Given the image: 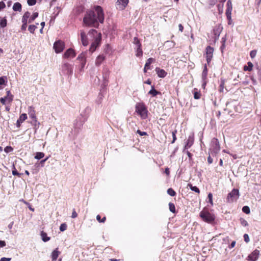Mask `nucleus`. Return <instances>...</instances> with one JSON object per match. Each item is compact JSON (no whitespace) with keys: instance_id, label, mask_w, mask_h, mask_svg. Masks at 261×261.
<instances>
[{"instance_id":"14","label":"nucleus","mask_w":261,"mask_h":261,"mask_svg":"<svg viewBox=\"0 0 261 261\" xmlns=\"http://www.w3.org/2000/svg\"><path fill=\"white\" fill-rule=\"evenodd\" d=\"M128 0H117L116 2L117 8L123 10L127 5Z\"/></svg>"},{"instance_id":"21","label":"nucleus","mask_w":261,"mask_h":261,"mask_svg":"<svg viewBox=\"0 0 261 261\" xmlns=\"http://www.w3.org/2000/svg\"><path fill=\"white\" fill-rule=\"evenodd\" d=\"M27 119V115L24 113L21 114L19 119L17 121L16 125L18 127H19L20 124Z\"/></svg>"},{"instance_id":"30","label":"nucleus","mask_w":261,"mask_h":261,"mask_svg":"<svg viewBox=\"0 0 261 261\" xmlns=\"http://www.w3.org/2000/svg\"><path fill=\"white\" fill-rule=\"evenodd\" d=\"M79 61V70L80 72H83L84 71V67L86 64L87 61Z\"/></svg>"},{"instance_id":"40","label":"nucleus","mask_w":261,"mask_h":261,"mask_svg":"<svg viewBox=\"0 0 261 261\" xmlns=\"http://www.w3.org/2000/svg\"><path fill=\"white\" fill-rule=\"evenodd\" d=\"M225 81L223 79H221V84L220 85V89L219 91L221 92H223L224 88Z\"/></svg>"},{"instance_id":"12","label":"nucleus","mask_w":261,"mask_h":261,"mask_svg":"<svg viewBox=\"0 0 261 261\" xmlns=\"http://www.w3.org/2000/svg\"><path fill=\"white\" fill-rule=\"evenodd\" d=\"M76 54L72 48H68L64 54L63 58L65 59L73 58L75 57Z\"/></svg>"},{"instance_id":"63","label":"nucleus","mask_w":261,"mask_h":261,"mask_svg":"<svg viewBox=\"0 0 261 261\" xmlns=\"http://www.w3.org/2000/svg\"><path fill=\"white\" fill-rule=\"evenodd\" d=\"M166 44H169V45L171 47H173L174 46V43L173 42H171V41H166Z\"/></svg>"},{"instance_id":"3","label":"nucleus","mask_w":261,"mask_h":261,"mask_svg":"<svg viewBox=\"0 0 261 261\" xmlns=\"http://www.w3.org/2000/svg\"><path fill=\"white\" fill-rule=\"evenodd\" d=\"M220 150L219 142L217 138H214L212 139L209 152L213 156H216Z\"/></svg>"},{"instance_id":"54","label":"nucleus","mask_w":261,"mask_h":261,"mask_svg":"<svg viewBox=\"0 0 261 261\" xmlns=\"http://www.w3.org/2000/svg\"><path fill=\"white\" fill-rule=\"evenodd\" d=\"M12 174L13 175H17L18 176H20V174L16 170V169L15 168V167H14V170H12Z\"/></svg>"},{"instance_id":"34","label":"nucleus","mask_w":261,"mask_h":261,"mask_svg":"<svg viewBox=\"0 0 261 261\" xmlns=\"http://www.w3.org/2000/svg\"><path fill=\"white\" fill-rule=\"evenodd\" d=\"M38 16V13L37 12H35L33 14V15L30 17L29 19L28 20L29 23H31L33 22L37 17Z\"/></svg>"},{"instance_id":"4","label":"nucleus","mask_w":261,"mask_h":261,"mask_svg":"<svg viewBox=\"0 0 261 261\" xmlns=\"http://www.w3.org/2000/svg\"><path fill=\"white\" fill-rule=\"evenodd\" d=\"M136 112L143 119H145L147 117L148 111L146 106L143 103H138L136 104Z\"/></svg>"},{"instance_id":"47","label":"nucleus","mask_w":261,"mask_h":261,"mask_svg":"<svg viewBox=\"0 0 261 261\" xmlns=\"http://www.w3.org/2000/svg\"><path fill=\"white\" fill-rule=\"evenodd\" d=\"M13 150V148L11 146H7L5 148L4 151L6 153H9L12 151Z\"/></svg>"},{"instance_id":"51","label":"nucleus","mask_w":261,"mask_h":261,"mask_svg":"<svg viewBox=\"0 0 261 261\" xmlns=\"http://www.w3.org/2000/svg\"><path fill=\"white\" fill-rule=\"evenodd\" d=\"M240 222H241V224L244 226H246L248 225L247 222L244 219H241Z\"/></svg>"},{"instance_id":"7","label":"nucleus","mask_w":261,"mask_h":261,"mask_svg":"<svg viewBox=\"0 0 261 261\" xmlns=\"http://www.w3.org/2000/svg\"><path fill=\"white\" fill-rule=\"evenodd\" d=\"M61 71L63 74L71 75L73 73L72 65L67 62H64L62 66Z\"/></svg>"},{"instance_id":"58","label":"nucleus","mask_w":261,"mask_h":261,"mask_svg":"<svg viewBox=\"0 0 261 261\" xmlns=\"http://www.w3.org/2000/svg\"><path fill=\"white\" fill-rule=\"evenodd\" d=\"M6 7V5L3 2H0V11L4 9Z\"/></svg>"},{"instance_id":"38","label":"nucleus","mask_w":261,"mask_h":261,"mask_svg":"<svg viewBox=\"0 0 261 261\" xmlns=\"http://www.w3.org/2000/svg\"><path fill=\"white\" fill-rule=\"evenodd\" d=\"M188 186L190 187V189L192 191H194L197 193H199L200 191L197 187L193 186L191 184H188Z\"/></svg>"},{"instance_id":"6","label":"nucleus","mask_w":261,"mask_h":261,"mask_svg":"<svg viewBox=\"0 0 261 261\" xmlns=\"http://www.w3.org/2000/svg\"><path fill=\"white\" fill-rule=\"evenodd\" d=\"M239 196V192L238 189H233L231 192H230L227 197L226 200L227 202H232L236 201Z\"/></svg>"},{"instance_id":"36","label":"nucleus","mask_w":261,"mask_h":261,"mask_svg":"<svg viewBox=\"0 0 261 261\" xmlns=\"http://www.w3.org/2000/svg\"><path fill=\"white\" fill-rule=\"evenodd\" d=\"M193 94H194V97L195 99H198L201 97L200 92L198 91L197 90H196V89H194Z\"/></svg>"},{"instance_id":"49","label":"nucleus","mask_w":261,"mask_h":261,"mask_svg":"<svg viewBox=\"0 0 261 261\" xmlns=\"http://www.w3.org/2000/svg\"><path fill=\"white\" fill-rule=\"evenodd\" d=\"M27 3L29 6H34L36 3V0H28Z\"/></svg>"},{"instance_id":"48","label":"nucleus","mask_w":261,"mask_h":261,"mask_svg":"<svg viewBox=\"0 0 261 261\" xmlns=\"http://www.w3.org/2000/svg\"><path fill=\"white\" fill-rule=\"evenodd\" d=\"M256 53L257 51L256 50H251L250 53V57L252 59L254 58L256 56Z\"/></svg>"},{"instance_id":"37","label":"nucleus","mask_w":261,"mask_h":261,"mask_svg":"<svg viewBox=\"0 0 261 261\" xmlns=\"http://www.w3.org/2000/svg\"><path fill=\"white\" fill-rule=\"evenodd\" d=\"M44 156V153L41 152H37L35 156V158L37 160H40Z\"/></svg>"},{"instance_id":"28","label":"nucleus","mask_w":261,"mask_h":261,"mask_svg":"<svg viewBox=\"0 0 261 261\" xmlns=\"http://www.w3.org/2000/svg\"><path fill=\"white\" fill-rule=\"evenodd\" d=\"M13 9L14 11L20 12L21 10V5L18 2L14 3L13 6Z\"/></svg>"},{"instance_id":"25","label":"nucleus","mask_w":261,"mask_h":261,"mask_svg":"<svg viewBox=\"0 0 261 261\" xmlns=\"http://www.w3.org/2000/svg\"><path fill=\"white\" fill-rule=\"evenodd\" d=\"M40 236L42 241L44 242H46L50 239V237H47V233L43 231H41Z\"/></svg>"},{"instance_id":"59","label":"nucleus","mask_w":261,"mask_h":261,"mask_svg":"<svg viewBox=\"0 0 261 261\" xmlns=\"http://www.w3.org/2000/svg\"><path fill=\"white\" fill-rule=\"evenodd\" d=\"M77 213H76V212H75V210L74 209V210H73L72 213L71 217H72V218H76V217H77Z\"/></svg>"},{"instance_id":"39","label":"nucleus","mask_w":261,"mask_h":261,"mask_svg":"<svg viewBox=\"0 0 261 261\" xmlns=\"http://www.w3.org/2000/svg\"><path fill=\"white\" fill-rule=\"evenodd\" d=\"M169 207L170 212L175 213V207L173 203L170 202L169 203Z\"/></svg>"},{"instance_id":"8","label":"nucleus","mask_w":261,"mask_h":261,"mask_svg":"<svg viewBox=\"0 0 261 261\" xmlns=\"http://www.w3.org/2000/svg\"><path fill=\"white\" fill-rule=\"evenodd\" d=\"M13 99V95L11 93L10 91H7V96L1 97L0 98V102L3 105H6V102L11 103Z\"/></svg>"},{"instance_id":"32","label":"nucleus","mask_w":261,"mask_h":261,"mask_svg":"<svg viewBox=\"0 0 261 261\" xmlns=\"http://www.w3.org/2000/svg\"><path fill=\"white\" fill-rule=\"evenodd\" d=\"M248 66H244V71H251L252 70L253 68V64L251 62H249L247 63Z\"/></svg>"},{"instance_id":"41","label":"nucleus","mask_w":261,"mask_h":261,"mask_svg":"<svg viewBox=\"0 0 261 261\" xmlns=\"http://www.w3.org/2000/svg\"><path fill=\"white\" fill-rule=\"evenodd\" d=\"M37 29V27L35 25H30L28 28L29 31L31 33H34L35 30Z\"/></svg>"},{"instance_id":"42","label":"nucleus","mask_w":261,"mask_h":261,"mask_svg":"<svg viewBox=\"0 0 261 261\" xmlns=\"http://www.w3.org/2000/svg\"><path fill=\"white\" fill-rule=\"evenodd\" d=\"M167 193L169 195L171 196H174L176 195L175 192L172 188L168 189L167 190Z\"/></svg>"},{"instance_id":"35","label":"nucleus","mask_w":261,"mask_h":261,"mask_svg":"<svg viewBox=\"0 0 261 261\" xmlns=\"http://www.w3.org/2000/svg\"><path fill=\"white\" fill-rule=\"evenodd\" d=\"M7 19H6V18L5 17L3 18H2L0 20V26L2 28L6 27L7 26Z\"/></svg>"},{"instance_id":"46","label":"nucleus","mask_w":261,"mask_h":261,"mask_svg":"<svg viewBox=\"0 0 261 261\" xmlns=\"http://www.w3.org/2000/svg\"><path fill=\"white\" fill-rule=\"evenodd\" d=\"M67 229V225L65 223L62 224L60 226L61 231H64Z\"/></svg>"},{"instance_id":"18","label":"nucleus","mask_w":261,"mask_h":261,"mask_svg":"<svg viewBox=\"0 0 261 261\" xmlns=\"http://www.w3.org/2000/svg\"><path fill=\"white\" fill-rule=\"evenodd\" d=\"M28 114L29 115V117L32 119L35 120V121H36V113L35 111L34 110V108L30 106L28 108Z\"/></svg>"},{"instance_id":"11","label":"nucleus","mask_w":261,"mask_h":261,"mask_svg":"<svg viewBox=\"0 0 261 261\" xmlns=\"http://www.w3.org/2000/svg\"><path fill=\"white\" fill-rule=\"evenodd\" d=\"M54 48L56 53H60L64 49V43L61 41H57L54 43Z\"/></svg>"},{"instance_id":"15","label":"nucleus","mask_w":261,"mask_h":261,"mask_svg":"<svg viewBox=\"0 0 261 261\" xmlns=\"http://www.w3.org/2000/svg\"><path fill=\"white\" fill-rule=\"evenodd\" d=\"M259 251L255 249L248 256V260L251 261H256L259 256Z\"/></svg>"},{"instance_id":"44","label":"nucleus","mask_w":261,"mask_h":261,"mask_svg":"<svg viewBox=\"0 0 261 261\" xmlns=\"http://www.w3.org/2000/svg\"><path fill=\"white\" fill-rule=\"evenodd\" d=\"M31 123L34 125L35 127L36 128V129H37L39 127L40 123L39 122H38L37 119H36V121H35V120H32V121Z\"/></svg>"},{"instance_id":"19","label":"nucleus","mask_w":261,"mask_h":261,"mask_svg":"<svg viewBox=\"0 0 261 261\" xmlns=\"http://www.w3.org/2000/svg\"><path fill=\"white\" fill-rule=\"evenodd\" d=\"M106 59V57L103 55H99L98 56L95 60V66H99L102 62Z\"/></svg>"},{"instance_id":"2","label":"nucleus","mask_w":261,"mask_h":261,"mask_svg":"<svg viewBox=\"0 0 261 261\" xmlns=\"http://www.w3.org/2000/svg\"><path fill=\"white\" fill-rule=\"evenodd\" d=\"M88 34L94 39L89 48V51L93 53L99 45L101 40V35L94 29L90 30Z\"/></svg>"},{"instance_id":"61","label":"nucleus","mask_w":261,"mask_h":261,"mask_svg":"<svg viewBox=\"0 0 261 261\" xmlns=\"http://www.w3.org/2000/svg\"><path fill=\"white\" fill-rule=\"evenodd\" d=\"M176 133V131H174V132H172V137H173V141H172V143L174 142L176 140V135H175V134Z\"/></svg>"},{"instance_id":"60","label":"nucleus","mask_w":261,"mask_h":261,"mask_svg":"<svg viewBox=\"0 0 261 261\" xmlns=\"http://www.w3.org/2000/svg\"><path fill=\"white\" fill-rule=\"evenodd\" d=\"M223 4H222V5H220V4H218L217 5L218 9L219 12H222V10H223Z\"/></svg>"},{"instance_id":"45","label":"nucleus","mask_w":261,"mask_h":261,"mask_svg":"<svg viewBox=\"0 0 261 261\" xmlns=\"http://www.w3.org/2000/svg\"><path fill=\"white\" fill-rule=\"evenodd\" d=\"M208 202L211 203V205H213V195L211 193H210L208 194Z\"/></svg>"},{"instance_id":"53","label":"nucleus","mask_w":261,"mask_h":261,"mask_svg":"<svg viewBox=\"0 0 261 261\" xmlns=\"http://www.w3.org/2000/svg\"><path fill=\"white\" fill-rule=\"evenodd\" d=\"M137 133L139 134L141 136H146L147 135L146 132H142L139 129L137 130Z\"/></svg>"},{"instance_id":"10","label":"nucleus","mask_w":261,"mask_h":261,"mask_svg":"<svg viewBox=\"0 0 261 261\" xmlns=\"http://www.w3.org/2000/svg\"><path fill=\"white\" fill-rule=\"evenodd\" d=\"M214 48L210 46L206 48V58L208 64L211 62L213 56Z\"/></svg>"},{"instance_id":"52","label":"nucleus","mask_w":261,"mask_h":261,"mask_svg":"<svg viewBox=\"0 0 261 261\" xmlns=\"http://www.w3.org/2000/svg\"><path fill=\"white\" fill-rule=\"evenodd\" d=\"M6 77L2 76L0 77V85H3L6 82Z\"/></svg>"},{"instance_id":"16","label":"nucleus","mask_w":261,"mask_h":261,"mask_svg":"<svg viewBox=\"0 0 261 261\" xmlns=\"http://www.w3.org/2000/svg\"><path fill=\"white\" fill-rule=\"evenodd\" d=\"M194 141V135L192 134L188 137L186 144L185 146V149H188L190 148L193 144Z\"/></svg>"},{"instance_id":"13","label":"nucleus","mask_w":261,"mask_h":261,"mask_svg":"<svg viewBox=\"0 0 261 261\" xmlns=\"http://www.w3.org/2000/svg\"><path fill=\"white\" fill-rule=\"evenodd\" d=\"M80 37L82 44L85 46H87L89 42L86 34L84 31H80Z\"/></svg>"},{"instance_id":"24","label":"nucleus","mask_w":261,"mask_h":261,"mask_svg":"<svg viewBox=\"0 0 261 261\" xmlns=\"http://www.w3.org/2000/svg\"><path fill=\"white\" fill-rule=\"evenodd\" d=\"M87 51L82 52L81 53L77 58V60L78 61H87Z\"/></svg>"},{"instance_id":"55","label":"nucleus","mask_w":261,"mask_h":261,"mask_svg":"<svg viewBox=\"0 0 261 261\" xmlns=\"http://www.w3.org/2000/svg\"><path fill=\"white\" fill-rule=\"evenodd\" d=\"M244 241L246 242V243H248L249 242L250 240H249V236L247 234H245L244 235Z\"/></svg>"},{"instance_id":"17","label":"nucleus","mask_w":261,"mask_h":261,"mask_svg":"<svg viewBox=\"0 0 261 261\" xmlns=\"http://www.w3.org/2000/svg\"><path fill=\"white\" fill-rule=\"evenodd\" d=\"M207 68L206 67V64L204 65V68L202 73V79L203 80L202 86H205L206 84V79L207 76Z\"/></svg>"},{"instance_id":"22","label":"nucleus","mask_w":261,"mask_h":261,"mask_svg":"<svg viewBox=\"0 0 261 261\" xmlns=\"http://www.w3.org/2000/svg\"><path fill=\"white\" fill-rule=\"evenodd\" d=\"M155 71L158 76L160 77L163 78L165 77L167 74V73L164 69H161L158 67L155 68Z\"/></svg>"},{"instance_id":"27","label":"nucleus","mask_w":261,"mask_h":261,"mask_svg":"<svg viewBox=\"0 0 261 261\" xmlns=\"http://www.w3.org/2000/svg\"><path fill=\"white\" fill-rule=\"evenodd\" d=\"M232 10V4L230 0H228L227 2V9L226 10V13H228V15L229 13H231V11Z\"/></svg>"},{"instance_id":"62","label":"nucleus","mask_w":261,"mask_h":261,"mask_svg":"<svg viewBox=\"0 0 261 261\" xmlns=\"http://www.w3.org/2000/svg\"><path fill=\"white\" fill-rule=\"evenodd\" d=\"M11 258L2 257L1 258L0 261H10Z\"/></svg>"},{"instance_id":"1","label":"nucleus","mask_w":261,"mask_h":261,"mask_svg":"<svg viewBox=\"0 0 261 261\" xmlns=\"http://www.w3.org/2000/svg\"><path fill=\"white\" fill-rule=\"evenodd\" d=\"M104 14L101 7L97 6L93 9L87 11L83 18L84 25L86 27L98 28L99 23H103Z\"/></svg>"},{"instance_id":"64","label":"nucleus","mask_w":261,"mask_h":261,"mask_svg":"<svg viewBox=\"0 0 261 261\" xmlns=\"http://www.w3.org/2000/svg\"><path fill=\"white\" fill-rule=\"evenodd\" d=\"M257 74L258 76V79L261 82V70H258Z\"/></svg>"},{"instance_id":"57","label":"nucleus","mask_w":261,"mask_h":261,"mask_svg":"<svg viewBox=\"0 0 261 261\" xmlns=\"http://www.w3.org/2000/svg\"><path fill=\"white\" fill-rule=\"evenodd\" d=\"M27 27V23H22V25L21 27V30L22 31H25Z\"/></svg>"},{"instance_id":"23","label":"nucleus","mask_w":261,"mask_h":261,"mask_svg":"<svg viewBox=\"0 0 261 261\" xmlns=\"http://www.w3.org/2000/svg\"><path fill=\"white\" fill-rule=\"evenodd\" d=\"M60 252L58 251V249L56 248L51 253V257L52 261H56L59 256Z\"/></svg>"},{"instance_id":"33","label":"nucleus","mask_w":261,"mask_h":261,"mask_svg":"<svg viewBox=\"0 0 261 261\" xmlns=\"http://www.w3.org/2000/svg\"><path fill=\"white\" fill-rule=\"evenodd\" d=\"M136 49V56L138 57H142L143 55V51L141 47H139L135 48Z\"/></svg>"},{"instance_id":"9","label":"nucleus","mask_w":261,"mask_h":261,"mask_svg":"<svg viewBox=\"0 0 261 261\" xmlns=\"http://www.w3.org/2000/svg\"><path fill=\"white\" fill-rule=\"evenodd\" d=\"M223 30V27L221 24L216 25L213 29V33L214 35V40L216 41L219 39L220 35Z\"/></svg>"},{"instance_id":"50","label":"nucleus","mask_w":261,"mask_h":261,"mask_svg":"<svg viewBox=\"0 0 261 261\" xmlns=\"http://www.w3.org/2000/svg\"><path fill=\"white\" fill-rule=\"evenodd\" d=\"M96 219L98 221H99V222H104L106 220V217H103L102 219L101 218H100V216L98 215L97 216H96Z\"/></svg>"},{"instance_id":"56","label":"nucleus","mask_w":261,"mask_h":261,"mask_svg":"<svg viewBox=\"0 0 261 261\" xmlns=\"http://www.w3.org/2000/svg\"><path fill=\"white\" fill-rule=\"evenodd\" d=\"M210 154L211 153L209 152V156L207 158V162L209 164H212L213 162V159L211 158Z\"/></svg>"},{"instance_id":"26","label":"nucleus","mask_w":261,"mask_h":261,"mask_svg":"<svg viewBox=\"0 0 261 261\" xmlns=\"http://www.w3.org/2000/svg\"><path fill=\"white\" fill-rule=\"evenodd\" d=\"M31 14L29 12H26L22 16V22L27 23L28 19L30 18Z\"/></svg>"},{"instance_id":"29","label":"nucleus","mask_w":261,"mask_h":261,"mask_svg":"<svg viewBox=\"0 0 261 261\" xmlns=\"http://www.w3.org/2000/svg\"><path fill=\"white\" fill-rule=\"evenodd\" d=\"M159 93L160 92L154 89V86L151 87V89L148 92V94L151 95L152 96H155Z\"/></svg>"},{"instance_id":"43","label":"nucleus","mask_w":261,"mask_h":261,"mask_svg":"<svg viewBox=\"0 0 261 261\" xmlns=\"http://www.w3.org/2000/svg\"><path fill=\"white\" fill-rule=\"evenodd\" d=\"M242 211L246 214H249L250 212V208L248 206H244L242 208Z\"/></svg>"},{"instance_id":"20","label":"nucleus","mask_w":261,"mask_h":261,"mask_svg":"<svg viewBox=\"0 0 261 261\" xmlns=\"http://www.w3.org/2000/svg\"><path fill=\"white\" fill-rule=\"evenodd\" d=\"M154 62H155V59L152 58H150L147 60L144 68V72H146L147 70L150 69V64Z\"/></svg>"},{"instance_id":"5","label":"nucleus","mask_w":261,"mask_h":261,"mask_svg":"<svg viewBox=\"0 0 261 261\" xmlns=\"http://www.w3.org/2000/svg\"><path fill=\"white\" fill-rule=\"evenodd\" d=\"M200 217L204 222L208 223H212L215 219L214 214L205 210H203L200 213Z\"/></svg>"},{"instance_id":"31","label":"nucleus","mask_w":261,"mask_h":261,"mask_svg":"<svg viewBox=\"0 0 261 261\" xmlns=\"http://www.w3.org/2000/svg\"><path fill=\"white\" fill-rule=\"evenodd\" d=\"M133 43L136 45L135 48L141 47V44L140 42V40L137 37L134 38Z\"/></svg>"}]
</instances>
